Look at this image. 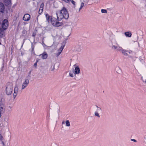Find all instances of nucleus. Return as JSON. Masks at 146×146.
I'll list each match as a JSON object with an SVG mask.
<instances>
[{"label": "nucleus", "instance_id": "27", "mask_svg": "<svg viewBox=\"0 0 146 146\" xmlns=\"http://www.w3.org/2000/svg\"><path fill=\"white\" fill-rule=\"evenodd\" d=\"M117 46H116L115 45H113L112 47V48L113 49L115 50H117Z\"/></svg>", "mask_w": 146, "mask_h": 146}, {"label": "nucleus", "instance_id": "1", "mask_svg": "<svg viewBox=\"0 0 146 146\" xmlns=\"http://www.w3.org/2000/svg\"><path fill=\"white\" fill-rule=\"evenodd\" d=\"M57 19L58 21L61 20L62 19H68L69 17V14L66 9L63 7L61 10L56 12Z\"/></svg>", "mask_w": 146, "mask_h": 146}, {"label": "nucleus", "instance_id": "34", "mask_svg": "<svg viewBox=\"0 0 146 146\" xmlns=\"http://www.w3.org/2000/svg\"><path fill=\"white\" fill-rule=\"evenodd\" d=\"M49 116H50V115H47V116H46V118H48Z\"/></svg>", "mask_w": 146, "mask_h": 146}, {"label": "nucleus", "instance_id": "28", "mask_svg": "<svg viewBox=\"0 0 146 146\" xmlns=\"http://www.w3.org/2000/svg\"><path fill=\"white\" fill-rule=\"evenodd\" d=\"M122 54H123L124 53H125V50L123 49V48H122V50H121V51Z\"/></svg>", "mask_w": 146, "mask_h": 146}, {"label": "nucleus", "instance_id": "16", "mask_svg": "<svg viewBox=\"0 0 146 146\" xmlns=\"http://www.w3.org/2000/svg\"><path fill=\"white\" fill-rule=\"evenodd\" d=\"M115 70L116 72L118 73H120L121 72V69L119 67H116Z\"/></svg>", "mask_w": 146, "mask_h": 146}, {"label": "nucleus", "instance_id": "36", "mask_svg": "<svg viewBox=\"0 0 146 146\" xmlns=\"http://www.w3.org/2000/svg\"><path fill=\"white\" fill-rule=\"evenodd\" d=\"M62 1H63L65 2V0H61Z\"/></svg>", "mask_w": 146, "mask_h": 146}, {"label": "nucleus", "instance_id": "25", "mask_svg": "<svg viewBox=\"0 0 146 146\" xmlns=\"http://www.w3.org/2000/svg\"><path fill=\"white\" fill-rule=\"evenodd\" d=\"M101 12L102 13H107V11L106 9H102L101 10Z\"/></svg>", "mask_w": 146, "mask_h": 146}, {"label": "nucleus", "instance_id": "22", "mask_svg": "<svg viewBox=\"0 0 146 146\" xmlns=\"http://www.w3.org/2000/svg\"><path fill=\"white\" fill-rule=\"evenodd\" d=\"M65 123L66 126L69 127L70 125V122L68 120H66V121Z\"/></svg>", "mask_w": 146, "mask_h": 146}, {"label": "nucleus", "instance_id": "23", "mask_svg": "<svg viewBox=\"0 0 146 146\" xmlns=\"http://www.w3.org/2000/svg\"><path fill=\"white\" fill-rule=\"evenodd\" d=\"M141 80H142L143 83L146 86V79L143 78L142 76L141 77Z\"/></svg>", "mask_w": 146, "mask_h": 146}, {"label": "nucleus", "instance_id": "8", "mask_svg": "<svg viewBox=\"0 0 146 146\" xmlns=\"http://www.w3.org/2000/svg\"><path fill=\"white\" fill-rule=\"evenodd\" d=\"M8 22L7 19H4L3 22L2 24V27H7L8 26Z\"/></svg>", "mask_w": 146, "mask_h": 146}, {"label": "nucleus", "instance_id": "18", "mask_svg": "<svg viewBox=\"0 0 146 146\" xmlns=\"http://www.w3.org/2000/svg\"><path fill=\"white\" fill-rule=\"evenodd\" d=\"M70 2H71L74 5H75V2L73 0H65V2L67 3H70Z\"/></svg>", "mask_w": 146, "mask_h": 146}, {"label": "nucleus", "instance_id": "24", "mask_svg": "<svg viewBox=\"0 0 146 146\" xmlns=\"http://www.w3.org/2000/svg\"><path fill=\"white\" fill-rule=\"evenodd\" d=\"M94 115L95 116H97L98 117H100V116L98 113V112L97 111H96L95 112Z\"/></svg>", "mask_w": 146, "mask_h": 146}, {"label": "nucleus", "instance_id": "9", "mask_svg": "<svg viewBox=\"0 0 146 146\" xmlns=\"http://www.w3.org/2000/svg\"><path fill=\"white\" fill-rule=\"evenodd\" d=\"M81 46L79 45H76L74 47V50L77 52H80L81 50Z\"/></svg>", "mask_w": 146, "mask_h": 146}, {"label": "nucleus", "instance_id": "32", "mask_svg": "<svg viewBox=\"0 0 146 146\" xmlns=\"http://www.w3.org/2000/svg\"><path fill=\"white\" fill-rule=\"evenodd\" d=\"M123 54L125 56H127L128 55L127 54V53H126V52H125Z\"/></svg>", "mask_w": 146, "mask_h": 146}, {"label": "nucleus", "instance_id": "21", "mask_svg": "<svg viewBox=\"0 0 146 146\" xmlns=\"http://www.w3.org/2000/svg\"><path fill=\"white\" fill-rule=\"evenodd\" d=\"M84 3L82 2L81 3L80 7L79 9V11H80V10L82 9V8L84 6Z\"/></svg>", "mask_w": 146, "mask_h": 146}, {"label": "nucleus", "instance_id": "29", "mask_svg": "<svg viewBox=\"0 0 146 146\" xmlns=\"http://www.w3.org/2000/svg\"><path fill=\"white\" fill-rule=\"evenodd\" d=\"M131 141H133L134 142H137L136 140L135 139H131Z\"/></svg>", "mask_w": 146, "mask_h": 146}, {"label": "nucleus", "instance_id": "33", "mask_svg": "<svg viewBox=\"0 0 146 146\" xmlns=\"http://www.w3.org/2000/svg\"><path fill=\"white\" fill-rule=\"evenodd\" d=\"M127 51L129 54H131L132 52V51Z\"/></svg>", "mask_w": 146, "mask_h": 146}, {"label": "nucleus", "instance_id": "10", "mask_svg": "<svg viewBox=\"0 0 146 146\" xmlns=\"http://www.w3.org/2000/svg\"><path fill=\"white\" fill-rule=\"evenodd\" d=\"M18 92V88L17 87H16L14 89V92L13 93V98L15 99L17 96Z\"/></svg>", "mask_w": 146, "mask_h": 146}, {"label": "nucleus", "instance_id": "5", "mask_svg": "<svg viewBox=\"0 0 146 146\" xmlns=\"http://www.w3.org/2000/svg\"><path fill=\"white\" fill-rule=\"evenodd\" d=\"M46 19L48 22V23L50 22L52 24V22L54 21V20L52 18V17L49 15L48 14H46Z\"/></svg>", "mask_w": 146, "mask_h": 146}, {"label": "nucleus", "instance_id": "3", "mask_svg": "<svg viewBox=\"0 0 146 146\" xmlns=\"http://www.w3.org/2000/svg\"><path fill=\"white\" fill-rule=\"evenodd\" d=\"M52 25L54 27H58L63 25V23L61 22L56 21L54 20V21L52 22Z\"/></svg>", "mask_w": 146, "mask_h": 146}, {"label": "nucleus", "instance_id": "12", "mask_svg": "<svg viewBox=\"0 0 146 146\" xmlns=\"http://www.w3.org/2000/svg\"><path fill=\"white\" fill-rule=\"evenodd\" d=\"M42 56V58L43 59H46L48 56L47 54L45 52L44 53L42 54H40V56Z\"/></svg>", "mask_w": 146, "mask_h": 146}, {"label": "nucleus", "instance_id": "7", "mask_svg": "<svg viewBox=\"0 0 146 146\" xmlns=\"http://www.w3.org/2000/svg\"><path fill=\"white\" fill-rule=\"evenodd\" d=\"M6 29V28H0V38L4 36V31Z\"/></svg>", "mask_w": 146, "mask_h": 146}, {"label": "nucleus", "instance_id": "31", "mask_svg": "<svg viewBox=\"0 0 146 146\" xmlns=\"http://www.w3.org/2000/svg\"><path fill=\"white\" fill-rule=\"evenodd\" d=\"M34 66L36 68L37 66V63H35L34 65Z\"/></svg>", "mask_w": 146, "mask_h": 146}, {"label": "nucleus", "instance_id": "35", "mask_svg": "<svg viewBox=\"0 0 146 146\" xmlns=\"http://www.w3.org/2000/svg\"><path fill=\"white\" fill-rule=\"evenodd\" d=\"M64 121H63L62 122V124H64Z\"/></svg>", "mask_w": 146, "mask_h": 146}, {"label": "nucleus", "instance_id": "30", "mask_svg": "<svg viewBox=\"0 0 146 146\" xmlns=\"http://www.w3.org/2000/svg\"><path fill=\"white\" fill-rule=\"evenodd\" d=\"M69 75L71 77H73V74L70 73V72L69 73Z\"/></svg>", "mask_w": 146, "mask_h": 146}, {"label": "nucleus", "instance_id": "19", "mask_svg": "<svg viewBox=\"0 0 146 146\" xmlns=\"http://www.w3.org/2000/svg\"><path fill=\"white\" fill-rule=\"evenodd\" d=\"M125 35L126 36L130 37L131 36V34L130 32H126L125 33Z\"/></svg>", "mask_w": 146, "mask_h": 146}, {"label": "nucleus", "instance_id": "6", "mask_svg": "<svg viewBox=\"0 0 146 146\" xmlns=\"http://www.w3.org/2000/svg\"><path fill=\"white\" fill-rule=\"evenodd\" d=\"M30 15L29 14H27L24 15L23 19L25 21H28L30 19Z\"/></svg>", "mask_w": 146, "mask_h": 146}, {"label": "nucleus", "instance_id": "13", "mask_svg": "<svg viewBox=\"0 0 146 146\" xmlns=\"http://www.w3.org/2000/svg\"><path fill=\"white\" fill-rule=\"evenodd\" d=\"M5 9L4 5L1 2H0V11L3 12Z\"/></svg>", "mask_w": 146, "mask_h": 146}, {"label": "nucleus", "instance_id": "17", "mask_svg": "<svg viewBox=\"0 0 146 146\" xmlns=\"http://www.w3.org/2000/svg\"><path fill=\"white\" fill-rule=\"evenodd\" d=\"M4 110L3 105H0V117L1 116V113L3 112Z\"/></svg>", "mask_w": 146, "mask_h": 146}, {"label": "nucleus", "instance_id": "26", "mask_svg": "<svg viewBox=\"0 0 146 146\" xmlns=\"http://www.w3.org/2000/svg\"><path fill=\"white\" fill-rule=\"evenodd\" d=\"M96 107H97V111H97L98 112V111H99L101 110V108H100V107H99L97 106H96Z\"/></svg>", "mask_w": 146, "mask_h": 146}, {"label": "nucleus", "instance_id": "20", "mask_svg": "<svg viewBox=\"0 0 146 146\" xmlns=\"http://www.w3.org/2000/svg\"><path fill=\"white\" fill-rule=\"evenodd\" d=\"M122 47L119 46H117V50L118 51H120L122 50Z\"/></svg>", "mask_w": 146, "mask_h": 146}, {"label": "nucleus", "instance_id": "11", "mask_svg": "<svg viewBox=\"0 0 146 146\" xmlns=\"http://www.w3.org/2000/svg\"><path fill=\"white\" fill-rule=\"evenodd\" d=\"M80 72V71L79 68L78 66H76L74 70V74H79Z\"/></svg>", "mask_w": 146, "mask_h": 146}, {"label": "nucleus", "instance_id": "15", "mask_svg": "<svg viewBox=\"0 0 146 146\" xmlns=\"http://www.w3.org/2000/svg\"><path fill=\"white\" fill-rule=\"evenodd\" d=\"M43 7L44 4L42 3L40 5V9L38 11V13L39 14H41L42 13L43 9Z\"/></svg>", "mask_w": 146, "mask_h": 146}, {"label": "nucleus", "instance_id": "14", "mask_svg": "<svg viewBox=\"0 0 146 146\" xmlns=\"http://www.w3.org/2000/svg\"><path fill=\"white\" fill-rule=\"evenodd\" d=\"M64 46H62L60 48L58 49V53L57 54V55L58 56H59L61 53L62 52V50H63Z\"/></svg>", "mask_w": 146, "mask_h": 146}, {"label": "nucleus", "instance_id": "2", "mask_svg": "<svg viewBox=\"0 0 146 146\" xmlns=\"http://www.w3.org/2000/svg\"><path fill=\"white\" fill-rule=\"evenodd\" d=\"M13 85L10 82L7 83L6 85V93L7 95H11L13 91Z\"/></svg>", "mask_w": 146, "mask_h": 146}, {"label": "nucleus", "instance_id": "4", "mask_svg": "<svg viewBox=\"0 0 146 146\" xmlns=\"http://www.w3.org/2000/svg\"><path fill=\"white\" fill-rule=\"evenodd\" d=\"M29 82V80L28 79H26L25 81L23 83L21 87L22 90L24 89L28 85Z\"/></svg>", "mask_w": 146, "mask_h": 146}]
</instances>
